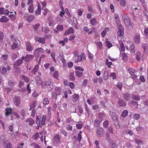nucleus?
<instances>
[{"label": "nucleus", "instance_id": "nucleus-19", "mask_svg": "<svg viewBox=\"0 0 148 148\" xmlns=\"http://www.w3.org/2000/svg\"><path fill=\"white\" fill-rule=\"evenodd\" d=\"M135 54L136 55V59L138 61H140V60L141 56L140 52L137 51L135 52Z\"/></svg>", "mask_w": 148, "mask_h": 148}, {"label": "nucleus", "instance_id": "nucleus-59", "mask_svg": "<svg viewBox=\"0 0 148 148\" xmlns=\"http://www.w3.org/2000/svg\"><path fill=\"white\" fill-rule=\"evenodd\" d=\"M110 147L112 148H115L116 147V145L114 141H112L110 144Z\"/></svg>", "mask_w": 148, "mask_h": 148}, {"label": "nucleus", "instance_id": "nucleus-23", "mask_svg": "<svg viewBox=\"0 0 148 148\" xmlns=\"http://www.w3.org/2000/svg\"><path fill=\"white\" fill-rule=\"evenodd\" d=\"M9 20V18L7 17L3 16L0 19V22H1L6 23Z\"/></svg>", "mask_w": 148, "mask_h": 148}, {"label": "nucleus", "instance_id": "nucleus-49", "mask_svg": "<svg viewBox=\"0 0 148 148\" xmlns=\"http://www.w3.org/2000/svg\"><path fill=\"white\" fill-rule=\"evenodd\" d=\"M57 29L59 31H61L63 30V28L62 25H58L56 27Z\"/></svg>", "mask_w": 148, "mask_h": 148}, {"label": "nucleus", "instance_id": "nucleus-28", "mask_svg": "<svg viewBox=\"0 0 148 148\" xmlns=\"http://www.w3.org/2000/svg\"><path fill=\"white\" fill-rule=\"evenodd\" d=\"M6 112L5 115L6 116L9 114H12V109L10 108H8L6 109Z\"/></svg>", "mask_w": 148, "mask_h": 148}, {"label": "nucleus", "instance_id": "nucleus-56", "mask_svg": "<svg viewBox=\"0 0 148 148\" xmlns=\"http://www.w3.org/2000/svg\"><path fill=\"white\" fill-rule=\"evenodd\" d=\"M40 26V25L39 24H37L33 26V28L35 30H37Z\"/></svg>", "mask_w": 148, "mask_h": 148}, {"label": "nucleus", "instance_id": "nucleus-44", "mask_svg": "<svg viewBox=\"0 0 148 148\" xmlns=\"http://www.w3.org/2000/svg\"><path fill=\"white\" fill-rule=\"evenodd\" d=\"M130 50L131 53H134V44H131L130 47Z\"/></svg>", "mask_w": 148, "mask_h": 148}, {"label": "nucleus", "instance_id": "nucleus-30", "mask_svg": "<svg viewBox=\"0 0 148 148\" xmlns=\"http://www.w3.org/2000/svg\"><path fill=\"white\" fill-rule=\"evenodd\" d=\"M53 76L56 78L57 79H58V72L56 71H54L53 74H52Z\"/></svg>", "mask_w": 148, "mask_h": 148}, {"label": "nucleus", "instance_id": "nucleus-5", "mask_svg": "<svg viewBox=\"0 0 148 148\" xmlns=\"http://www.w3.org/2000/svg\"><path fill=\"white\" fill-rule=\"evenodd\" d=\"M110 114L111 116L112 119L115 121V125L117 128H119L120 126L119 125V122L117 120V118L116 114L113 112H110Z\"/></svg>", "mask_w": 148, "mask_h": 148}, {"label": "nucleus", "instance_id": "nucleus-16", "mask_svg": "<svg viewBox=\"0 0 148 148\" xmlns=\"http://www.w3.org/2000/svg\"><path fill=\"white\" fill-rule=\"evenodd\" d=\"M26 49L28 51H31L33 49V48L32 46L31 43L27 42L26 45Z\"/></svg>", "mask_w": 148, "mask_h": 148}, {"label": "nucleus", "instance_id": "nucleus-3", "mask_svg": "<svg viewBox=\"0 0 148 148\" xmlns=\"http://www.w3.org/2000/svg\"><path fill=\"white\" fill-rule=\"evenodd\" d=\"M24 57H22L21 59H19L15 61L14 64V68L15 71L17 73H20L21 71L19 68L17 66L20 65L23 62V60L24 59Z\"/></svg>", "mask_w": 148, "mask_h": 148}, {"label": "nucleus", "instance_id": "nucleus-9", "mask_svg": "<svg viewBox=\"0 0 148 148\" xmlns=\"http://www.w3.org/2000/svg\"><path fill=\"white\" fill-rule=\"evenodd\" d=\"M11 70V68L9 66H7V68L3 66L0 69L1 73L2 74H5L7 73V71H10Z\"/></svg>", "mask_w": 148, "mask_h": 148}, {"label": "nucleus", "instance_id": "nucleus-4", "mask_svg": "<svg viewBox=\"0 0 148 148\" xmlns=\"http://www.w3.org/2000/svg\"><path fill=\"white\" fill-rule=\"evenodd\" d=\"M55 92L52 94V96L53 98L56 99L57 96L61 94L62 92L61 88L60 87H56L55 88Z\"/></svg>", "mask_w": 148, "mask_h": 148}, {"label": "nucleus", "instance_id": "nucleus-50", "mask_svg": "<svg viewBox=\"0 0 148 148\" xmlns=\"http://www.w3.org/2000/svg\"><path fill=\"white\" fill-rule=\"evenodd\" d=\"M8 56L7 54H3L2 55L1 58L4 61H6L8 58Z\"/></svg>", "mask_w": 148, "mask_h": 148}, {"label": "nucleus", "instance_id": "nucleus-14", "mask_svg": "<svg viewBox=\"0 0 148 148\" xmlns=\"http://www.w3.org/2000/svg\"><path fill=\"white\" fill-rule=\"evenodd\" d=\"M35 40L36 41L40 43L43 44L45 42V39L44 38H40L38 37H36L35 38Z\"/></svg>", "mask_w": 148, "mask_h": 148}, {"label": "nucleus", "instance_id": "nucleus-58", "mask_svg": "<svg viewBox=\"0 0 148 148\" xmlns=\"http://www.w3.org/2000/svg\"><path fill=\"white\" fill-rule=\"evenodd\" d=\"M9 17H10V19L13 21L15 20L16 18V16L12 14L10 15L9 16Z\"/></svg>", "mask_w": 148, "mask_h": 148}, {"label": "nucleus", "instance_id": "nucleus-18", "mask_svg": "<svg viewBox=\"0 0 148 148\" xmlns=\"http://www.w3.org/2000/svg\"><path fill=\"white\" fill-rule=\"evenodd\" d=\"M33 58L34 56L32 55H27L24 58V59L25 62H27L32 59Z\"/></svg>", "mask_w": 148, "mask_h": 148}, {"label": "nucleus", "instance_id": "nucleus-33", "mask_svg": "<svg viewBox=\"0 0 148 148\" xmlns=\"http://www.w3.org/2000/svg\"><path fill=\"white\" fill-rule=\"evenodd\" d=\"M79 96L77 94H75L73 96L72 100L73 101H77L78 98Z\"/></svg>", "mask_w": 148, "mask_h": 148}, {"label": "nucleus", "instance_id": "nucleus-60", "mask_svg": "<svg viewBox=\"0 0 148 148\" xmlns=\"http://www.w3.org/2000/svg\"><path fill=\"white\" fill-rule=\"evenodd\" d=\"M76 127L77 129H80L82 127V124L81 123L77 124L76 125Z\"/></svg>", "mask_w": 148, "mask_h": 148}, {"label": "nucleus", "instance_id": "nucleus-42", "mask_svg": "<svg viewBox=\"0 0 148 148\" xmlns=\"http://www.w3.org/2000/svg\"><path fill=\"white\" fill-rule=\"evenodd\" d=\"M120 4L122 6L124 7L126 5V2L125 0H120Z\"/></svg>", "mask_w": 148, "mask_h": 148}, {"label": "nucleus", "instance_id": "nucleus-57", "mask_svg": "<svg viewBox=\"0 0 148 148\" xmlns=\"http://www.w3.org/2000/svg\"><path fill=\"white\" fill-rule=\"evenodd\" d=\"M21 78L23 79L26 82H27L29 81V79L28 77H25L24 75L22 76Z\"/></svg>", "mask_w": 148, "mask_h": 148}, {"label": "nucleus", "instance_id": "nucleus-64", "mask_svg": "<svg viewBox=\"0 0 148 148\" xmlns=\"http://www.w3.org/2000/svg\"><path fill=\"white\" fill-rule=\"evenodd\" d=\"M24 145V143H22L18 144L16 148H23V146Z\"/></svg>", "mask_w": 148, "mask_h": 148}, {"label": "nucleus", "instance_id": "nucleus-17", "mask_svg": "<svg viewBox=\"0 0 148 148\" xmlns=\"http://www.w3.org/2000/svg\"><path fill=\"white\" fill-rule=\"evenodd\" d=\"M114 17L116 21L117 25H121V22L118 15L116 14H114Z\"/></svg>", "mask_w": 148, "mask_h": 148}, {"label": "nucleus", "instance_id": "nucleus-35", "mask_svg": "<svg viewBox=\"0 0 148 148\" xmlns=\"http://www.w3.org/2000/svg\"><path fill=\"white\" fill-rule=\"evenodd\" d=\"M39 68V66L38 65H36L35 66L33 70L32 71V72L34 74H35L36 72H37Z\"/></svg>", "mask_w": 148, "mask_h": 148}, {"label": "nucleus", "instance_id": "nucleus-52", "mask_svg": "<svg viewBox=\"0 0 148 148\" xmlns=\"http://www.w3.org/2000/svg\"><path fill=\"white\" fill-rule=\"evenodd\" d=\"M135 141L136 143L138 145H141L143 143V142L142 141L137 139H136Z\"/></svg>", "mask_w": 148, "mask_h": 148}, {"label": "nucleus", "instance_id": "nucleus-38", "mask_svg": "<svg viewBox=\"0 0 148 148\" xmlns=\"http://www.w3.org/2000/svg\"><path fill=\"white\" fill-rule=\"evenodd\" d=\"M119 43L120 45L121 50L122 51H124L125 50V48L123 43L120 41H119Z\"/></svg>", "mask_w": 148, "mask_h": 148}, {"label": "nucleus", "instance_id": "nucleus-41", "mask_svg": "<svg viewBox=\"0 0 148 148\" xmlns=\"http://www.w3.org/2000/svg\"><path fill=\"white\" fill-rule=\"evenodd\" d=\"M118 103L119 105L121 106H124L126 105V103L124 101L121 99H119L118 101Z\"/></svg>", "mask_w": 148, "mask_h": 148}, {"label": "nucleus", "instance_id": "nucleus-7", "mask_svg": "<svg viewBox=\"0 0 148 148\" xmlns=\"http://www.w3.org/2000/svg\"><path fill=\"white\" fill-rule=\"evenodd\" d=\"M118 26V31L117 32L118 36L121 38H122L124 34V28L121 25Z\"/></svg>", "mask_w": 148, "mask_h": 148}, {"label": "nucleus", "instance_id": "nucleus-12", "mask_svg": "<svg viewBox=\"0 0 148 148\" xmlns=\"http://www.w3.org/2000/svg\"><path fill=\"white\" fill-rule=\"evenodd\" d=\"M104 134V130L102 128H99L97 130V134L98 136H101Z\"/></svg>", "mask_w": 148, "mask_h": 148}, {"label": "nucleus", "instance_id": "nucleus-53", "mask_svg": "<svg viewBox=\"0 0 148 148\" xmlns=\"http://www.w3.org/2000/svg\"><path fill=\"white\" fill-rule=\"evenodd\" d=\"M132 98L134 100H138L140 99V97L138 95H132Z\"/></svg>", "mask_w": 148, "mask_h": 148}, {"label": "nucleus", "instance_id": "nucleus-45", "mask_svg": "<svg viewBox=\"0 0 148 148\" xmlns=\"http://www.w3.org/2000/svg\"><path fill=\"white\" fill-rule=\"evenodd\" d=\"M108 60V59H106V64L108 66V68H110L111 67V66L112 64V63L111 62H109Z\"/></svg>", "mask_w": 148, "mask_h": 148}, {"label": "nucleus", "instance_id": "nucleus-32", "mask_svg": "<svg viewBox=\"0 0 148 148\" xmlns=\"http://www.w3.org/2000/svg\"><path fill=\"white\" fill-rule=\"evenodd\" d=\"M95 44L97 48L100 49L101 48L102 46V43L100 41L96 42H95Z\"/></svg>", "mask_w": 148, "mask_h": 148}, {"label": "nucleus", "instance_id": "nucleus-8", "mask_svg": "<svg viewBox=\"0 0 148 148\" xmlns=\"http://www.w3.org/2000/svg\"><path fill=\"white\" fill-rule=\"evenodd\" d=\"M45 51L42 48H38L34 49V54L35 55H38L40 53H44Z\"/></svg>", "mask_w": 148, "mask_h": 148}, {"label": "nucleus", "instance_id": "nucleus-10", "mask_svg": "<svg viewBox=\"0 0 148 148\" xmlns=\"http://www.w3.org/2000/svg\"><path fill=\"white\" fill-rule=\"evenodd\" d=\"M21 102L20 98L19 97H15L14 99V103L16 106H18Z\"/></svg>", "mask_w": 148, "mask_h": 148}, {"label": "nucleus", "instance_id": "nucleus-40", "mask_svg": "<svg viewBox=\"0 0 148 148\" xmlns=\"http://www.w3.org/2000/svg\"><path fill=\"white\" fill-rule=\"evenodd\" d=\"M76 75L78 77H82L83 75V73L80 72L79 71H75Z\"/></svg>", "mask_w": 148, "mask_h": 148}, {"label": "nucleus", "instance_id": "nucleus-27", "mask_svg": "<svg viewBox=\"0 0 148 148\" xmlns=\"http://www.w3.org/2000/svg\"><path fill=\"white\" fill-rule=\"evenodd\" d=\"M124 98L126 101H128L130 99V95L129 93H126L123 95Z\"/></svg>", "mask_w": 148, "mask_h": 148}, {"label": "nucleus", "instance_id": "nucleus-55", "mask_svg": "<svg viewBox=\"0 0 148 148\" xmlns=\"http://www.w3.org/2000/svg\"><path fill=\"white\" fill-rule=\"evenodd\" d=\"M106 44L108 48H110L112 47L111 43L108 41H107L106 42Z\"/></svg>", "mask_w": 148, "mask_h": 148}, {"label": "nucleus", "instance_id": "nucleus-15", "mask_svg": "<svg viewBox=\"0 0 148 148\" xmlns=\"http://www.w3.org/2000/svg\"><path fill=\"white\" fill-rule=\"evenodd\" d=\"M142 47L144 49V51L146 54H148V45L143 43L142 44Z\"/></svg>", "mask_w": 148, "mask_h": 148}, {"label": "nucleus", "instance_id": "nucleus-13", "mask_svg": "<svg viewBox=\"0 0 148 148\" xmlns=\"http://www.w3.org/2000/svg\"><path fill=\"white\" fill-rule=\"evenodd\" d=\"M134 40L135 43L138 44L140 42V36L139 34H136L134 37Z\"/></svg>", "mask_w": 148, "mask_h": 148}, {"label": "nucleus", "instance_id": "nucleus-24", "mask_svg": "<svg viewBox=\"0 0 148 148\" xmlns=\"http://www.w3.org/2000/svg\"><path fill=\"white\" fill-rule=\"evenodd\" d=\"M26 122H28L29 124L31 126H32L34 124V120L31 118H29L27 119L26 120Z\"/></svg>", "mask_w": 148, "mask_h": 148}, {"label": "nucleus", "instance_id": "nucleus-61", "mask_svg": "<svg viewBox=\"0 0 148 148\" xmlns=\"http://www.w3.org/2000/svg\"><path fill=\"white\" fill-rule=\"evenodd\" d=\"M108 124V121L107 120L105 121L103 123V125L104 127H106Z\"/></svg>", "mask_w": 148, "mask_h": 148}, {"label": "nucleus", "instance_id": "nucleus-36", "mask_svg": "<svg viewBox=\"0 0 148 148\" xmlns=\"http://www.w3.org/2000/svg\"><path fill=\"white\" fill-rule=\"evenodd\" d=\"M140 117V114L138 113H136L134 114L133 118L135 120H138Z\"/></svg>", "mask_w": 148, "mask_h": 148}, {"label": "nucleus", "instance_id": "nucleus-21", "mask_svg": "<svg viewBox=\"0 0 148 148\" xmlns=\"http://www.w3.org/2000/svg\"><path fill=\"white\" fill-rule=\"evenodd\" d=\"M14 40L15 41H14V42L12 46V48L13 49L17 48L18 47V42H17L18 40H17L16 39H14Z\"/></svg>", "mask_w": 148, "mask_h": 148}, {"label": "nucleus", "instance_id": "nucleus-29", "mask_svg": "<svg viewBox=\"0 0 148 148\" xmlns=\"http://www.w3.org/2000/svg\"><path fill=\"white\" fill-rule=\"evenodd\" d=\"M109 29L108 28H106L102 32L101 35L102 37H104L106 34V32L109 31Z\"/></svg>", "mask_w": 148, "mask_h": 148}, {"label": "nucleus", "instance_id": "nucleus-62", "mask_svg": "<svg viewBox=\"0 0 148 148\" xmlns=\"http://www.w3.org/2000/svg\"><path fill=\"white\" fill-rule=\"evenodd\" d=\"M12 60H14L17 57V55L15 53H13L12 56Z\"/></svg>", "mask_w": 148, "mask_h": 148}, {"label": "nucleus", "instance_id": "nucleus-26", "mask_svg": "<svg viewBox=\"0 0 148 148\" xmlns=\"http://www.w3.org/2000/svg\"><path fill=\"white\" fill-rule=\"evenodd\" d=\"M35 18V16L33 15L29 16L27 18L26 20L28 22H32Z\"/></svg>", "mask_w": 148, "mask_h": 148}, {"label": "nucleus", "instance_id": "nucleus-48", "mask_svg": "<svg viewBox=\"0 0 148 148\" xmlns=\"http://www.w3.org/2000/svg\"><path fill=\"white\" fill-rule=\"evenodd\" d=\"M110 77H112L113 79H116V75L114 73H111Z\"/></svg>", "mask_w": 148, "mask_h": 148}, {"label": "nucleus", "instance_id": "nucleus-37", "mask_svg": "<svg viewBox=\"0 0 148 148\" xmlns=\"http://www.w3.org/2000/svg\"><path fill=\"white\" fill-rule=\"evenodd\" d=\"M69 79L71 81H73L75 80L74 72H72L70 73L69 75Z\"/></svg>", "mask_w": 148, "mask_h": 148}, {"label": "nucleus", "instance_id": "nucleus-6", "mask_svg": "<svg viewBox=\"0 0 148 148\" xmlns=\"http://www.w3.org/2000/svg\"><path fill=\"white\" fill-rule=\"evenodd\" d=\"M46 119V116L45 115L42 116V119L39 120L38 116H37L36 119V123L37 125L41 124L44 125L45 124V121Z\"/></svg>", "mask_w": 148, "mask_h": 148}, {"label": "nucleus", "instance_id": "nucleus-20", "mask_svg": "<svg viewBox=\"0 0 148 148\" xmlns=\"http://www.w3.org/2000/svg\"><path fill=\"white\" fill-rule=\"evenodd\" d=\"M74 32V30L72 27H70L64 33V35L66 36L70 34H72Z\"/></svg>", "mask_w": 148, "mask_h": 148}, {"label": "nucleus", "instance_id": "nucleus-47", "mask_svg": "<svg viewBox=\"0 0 148 148\" xmlns=\"http://www.w3.org/2000/svg\"><path fill=\"white\" fill-rule=\"evenodd\" d=\"M73 54L74 55L73 57V58L74 60L78 56H79L78 52L76 51H75L73 52Z\"/></svg>", "mask_w": 148, "mask_h": 148}, {"label": "nucleus", "instance_id": "nucleus-39", "mask_svg": "<svg viewBox=\"0 0 148 148\" xmlns=\"http://www.w3.org/2000/svg\"><path fill=\"white\" fill-rule=\"evenodd\" d=\"M49 101L47 98H45L43 100V103L45 105H48L49 103Z\"/></svg>", "mask_w": 148, "mask_h": 148}, {"label": "nucleus", "instance_id": "nucleus-22", "mask_svg": "<svg viewBox=\"0 0 148 148\" xmlns=\"http://www.w3.org/2000/svg\"><path fill=\"white\" fill-rule=\"evenodd\" d=\"M90 23L92 26H95L97 23V22L96 19L94 18L90 20Z\"/></svg>", "mask_w": 148, "mask_h": 148}, {"label": "nucleus", "instance_id": "nucleus-1", "mask_svg": "<svg viewBox=\"0 0 148 148\" xmlns=\"http://www.w3.org/2000/svg\"><path fill=\"white\" fill-rule=\"evenodd\" d=\"M36 80L38 84L40 85L42 87H44L45 86L48 89L49 91L51 90V89L53 88L52 84L51 82L47 81L42 83L40 77L39 76H37L36 78Z\"/></svg>", "mask_w": 148, "mask_h": 148}, {"label": "nucleus", "instance_id": "nucleus-51", "mask_svg": "<svg viewBox=\"0 0 148 148\" xmlns=\"http://www.w3.org/2000/svg\"><path fill=\"white\" fill-rule=\"evenodd\" d=\"M117 87L119 88L120 90H121L122 84L120 82H118L117 84H116Z\"/></svg>", "mask_w": 148, "mask_h": 148}, {"label": "nucleus", "instance_id": "nucleus-25", "mask_svg": "<svg viewBox=\"0 0 148 148\" xmlns=\"http://www.w3.org/2000/svg\"><path fill=\"white\" fill-rule=\"evenodd\" d=\"M35 14L36 15H38L41 14V6L39 4L38 5V8L35 12Z\"/></svg>", "mask_w": 148, "mask_h": 148}, {"label": "nucleus", "instance_id": "nucleus-2", "mask_svg": "<svg viewBox=\"0 0 148 148\" xmlns=\"http://www.w3.org/2000/svg\"><path fill=\"white\" fill-rule=\"evenodd\" d=\"M122 17L123 21L127 28L129 29H132L133 26L128 16L126 14H123Z\"/></svg>", "mask_w": 148, "mask_h": 148}, {"label": "nucleus", "instance_id": "nucleus-43", "mask_svg": "<svg viewBox=\"0 0 148 148\" xmlns=\"http://www.w3.org/2000/svg\"><path fill=\"white\" fill-rule=\"evenodd\" d=\"M75 69L76 71H79L82 72H83L84 71V69L82 67L79 66H75Z\"/></svg>", "mask_w": 148, "mask_h": 148}, {"label": "nucleus", "instance_id": "nucleus-31", "mask_svg": "<svg viewBox=\"0 0 148 148\" xmlns=\"http://www.w3.org/2000/svg\"><path fill=\"white\" fill-rule=\"evenodd\" d=\"M28 10L29 12L31 13L33 12L34 10L33 4H31L29 5Z\"/></svg>", "mask_w": 148, "mask_h": 148}, {"label": "nucleus", "instance_id": "nucleus-34", "mask_svg": "<svg viewBox=\"0 0 148 148\" xmlns=\"http://www.w3.org/2000/svg\"><path fill=\"white\" fill-rule=\"evenodd\" d=\"M128 113V112L127 110H125L123 111L121 114V117L123 118L126 117L127 116Z\"/></svg>", "mask_w": 148, "mask_h": 148}, {"label": "nucleus", "instance_id": "nucleus-46", "mask_svg": "<svg viewBox=\"0 0 148 148\" xmlns=\"http://www.w3.org/2000/svg\"><path fill=\"white\" fill-rule=\"evenodd\" d=\"M102 121H100L97 120H95L94 121V125L96 127H98L99 126V125L101 122Z\"/></svg>", "mask_w": 148, "mask_h": 148}, {"label": "nucleus", "instance_id": "nucleus-11", "mask_svg": "<svg viewBox=\"0 0 148 148\" xmlns=\"http://www.w3.org/2000/svg\"><path fill=\"white\" fill-rule=\"evenodd\" d=\"M61 139L59 135L56 134L55 135L53 138V143H59Z\"/></svg>", "mask_w": 148, "mask_h": 148}, {"label": "nucleus", "instance_id": "nucleus-63", "mask_svg": "<svg viewBox=\"0 0 148 148\" xmlns=\"http://www.w3.org/2000/svg\"><path fill=\"white\" fill-rule=\"evenodd\" d=\"M6 148H12V146L10 143H8L5 145Z\"/></svg>", "mask_w": 148, "mask_h": 148}, {"label": "nucleus", "instance_id": "nucleus-54", "mask_svg": "<svg viewBox=\"0 0 148 148\" xmlns=\"http://www.w3.org/2000/svg\"><path fill=\"white\" fill-rule=\"evenodd\" d=\"M74 60H75V62L76 63L82 61L80 56H79L77 57Z\"/></svg>", "mask_w": 148, "mask_h": 148}]
</instances>
